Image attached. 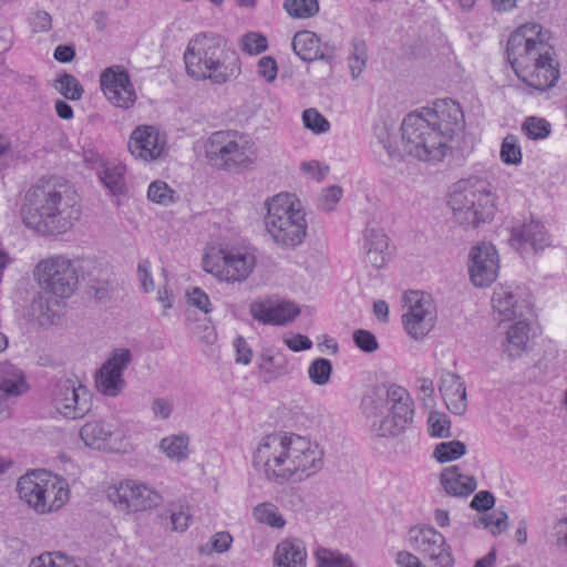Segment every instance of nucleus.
Wrapping results in <instances>:
<instances>
[{
	"mask_svg": "<svg viewBox=\"0 0 567 567\" xmlns=\"http://www.w3.org/2000/svg\"><path fill=\"white\" fill-rule=\"evenodd\" d=\"M252 464L270 482H302L322 468L323 452L305 436L269 434L259 442Z\"/></svg>",
	"mask_w": 567,
	"mask_h": 567,
	"instance_id": "f257e3e1",
	"label": "nucleus"
},
{
	"mask_svg": "<svg viewBox=\"0 0 567 567\" xmlns=\"http://www.w3.org/2000/svg\"><path fill=\"white\" fill-rule=\"evenodd\" d=\"M551 33L538 23L516 29L507 41V59L519 80L536 90H547L559 78Z\"/></svg>",
	"mask_w": 567,
	"mask_h": 567,
	"instance_id": "f03ea898",
	"label": "nucleus"
},
{
	"mask_svg": "<svg viewBox=\"0 0 567 567\" xmlns=\"http://www.w3.org/2000/svg\"><path fill=\"white\" fill-rule=\"evenodd\" d=\"M80 215L76 192L68 183L54 181L40 182L29 188L21 207L24 225L41 235L66 233Z\"/></svg>",
	"mask_w": 567,
	"mask_h": 567,
	"instance_id": "7ed1b4c3",
	"label": "nucleus"
},
{
	"mask_svg": "<svg viewBox=\"0 0 567 567\" xmlns=\"http://www.w3.org/2000/svg\"><path fill=\"white\" fill-rule=\"evenodd\" d=\"M187 74L195 80H210L224 84L240 73L237 53L227 48L217 34H198L193 38L184 53Z\"/></svg>",
	"mask_w": 567,
	"mask_h": 567,
	"instance_id": "20e7f679",
	"label": "nucleus"
},
{
	"mask_svg": "<svg viewBox=\"0 0 567 567\" xmlns=\"http://www.w3.org/2000/svg\"><path fill=\"white\" fill-rule=\"evenodd\" d=\"M497 196L492 184L481 177L461 182L450 194L449 206L453 219L463 228H477L493 219L497 209Z\"/></svg>",
	"mask_w": 567,
	"mask_h": 567,
	"instance_id": "39448f33",
	"label": "nucleus"
},
{
	"mask_svg": "<svg viewBox=\"0 0 567 567\" xmlns=\"http://www.w3.org/2000/svg\"><path fill=\"white\" fill-rule=\"evenodd\" d=\"M97 270L95 258L71 259L65 255H53L40 260L34 268V277L40 287L56 297H71L79 285L80 278L95 281Z\"/></svg>",
	"mask_w": 567,
	"mask_h": 567,
	"instance_id": "423d86ee",
	"label": "nucleus"
},
{
	"mask_svg": "<svg viewBox=\"0 0 567 567\" xmlns=\"http://www.w3.org/2000/svg\"><path fill=\"white\" fill-rule=\"evenodd\" d=\"M265 226L272 240L281 248L295 249L307 236L306 214L299 199L281 193L267 202Z\"/></svg>",
	"mask_w": 567,
	"mask_h": 567,
	"instance_id": "0eeeda50",
	"label": "nucleus"
},
{
	"mask_svg": "<svg viewBox=\"0 0 567 567\" xmlns=\"http://www.w3.org/2000/svg\"><path fill=\"white\" fill-rule=\"evenodd\" d=\"M205 156L218 169L234 172L255 163V144L237 131L214 132L205 142Z\"/></svg>",
	"mask_w": 567,
	"mask_h": 567,
	"instance_id": "6e6552de",
	"label": "nucleus"
},
{
	"mask_svg": "<svg viewBox=\"0 0 567 567\" xmlns=\"http://www.w3.org/2000/svg\"><path fill=\"white\" fill-rule=\"evenodd\" d=\"M405 152L421 161H442L449 151V142L422 112L408 114L401 125Z\"/></svg>",
	"mask_w": 567,
	"mask_h": 567,
	"instance_id": "1a4fd4ad",
	"label": "nucleus"
},
{
	"mask_svg": "<svg viewBox=\"0 0 567 567\" xmlns=\"http://www.w3.org/2000/svg\"><path fill=\"white\" fill-rule=\"evenodd\" d=\"M256 255L251 248H212L203 258V268L221 280L243 281L254 270Z\"/></svg>",
	"mask_w": 567,
	"mask_h": 567,
	"instance_id": "9d476101",
	"label": "nucleus"
},
{
	"mask_svg": "<svg viewBox=\"0 0 567 567\" xmlns=\"http://www.w3.org/2000/svg\"><path fill=\"white\" fill-rule=\"evenodd\" d=\"M406 542L416 553L427 558L434 567H453L452 549L445 537L434 527L423 525L409 529Z\"/></svg>",
	"mask_w": 567,
	"mask_h": 567,
	"instance_id": "9b49d317",
	"label": "nucleus"
},
{
	"mask_svg": "<svg viewBox=\"0 0 567 567\" xmlns=\"http://www.w3.org/2000/svg\"><path fill=\"white\" fill-rule=\"evenodd\" d=\"M404 307L402 321L406 333L416 340L425 337L433 329L436 318L435 305L430 295L409 291L404 295Z\"/></svg>",
	"mask_w": 567,
	"mask_h": 567,
	"instance_id": "f8f14e48",
	"label": "nucleus"
},
{
	"mask_svg": "<svg viewBox=\"0 0 567 567\" xmlns=\"http://www.w3.org/2000/svg\"><path fill=\"white\" fill-rule=\"evenodd\" d=\"M107 498L120 511L135 513L150 509L161 504V494L150 486L126 480L107 489Z\"/></svg>",
	"mask_w": 567,
	"mask_h": 567,
	"instance_id": "ddd939ff",
	"label": "nucleus"
},
{
	"mask_svg": "<svg viewBox=\"0 0 567 567\" xmlns=\"http://www.w3.org/2000/svg\"><path fill=\"white\" fill-rule=\"evenodd\" d=\"M131 362L132 353L128 349L120 348L113 350L95 373L96 390L103 395L111 398L120 395L126 386L123 372Z\"/></svg>",
	"mask_w": 567,
	"mask_h": 567,
	"instance_id": "4468645a",
	"label": "nucleus"
},
{
	"mask_svg": "<svg viewBox=\"0 0 567 567\" xmlns=\"http://www.w3.org/2000/svg\"><path fill=\"white\" fill-rule=\"evenodd\" d=\"M101 89L116 107L128 109L136 101V93L127 71L122 65L105 69L100 75Z\"/></svg>",
	"mask_w": 567,
	"mask_h": 567,
	"instance_id": "2eb2a0df",
	"label": "nucleus"
},
{
	"mask_svg": "<svg viewBox=\"0 0 567 567\" xmlns=\"http://www.w3.org/2000/svg\"><path fill=\"white\" fill-rule=\"evenodd\" d=\"M53 404L56 411L65 417L79 419L91 409L90 391L83 386L65 380L55 385L53 390Z\"/></svg>",
	"mask_w": 567,
	"mask_h": 567,
	"instance_id": "dca6fc26",
	"label": "nucleus"
},
{
	"mask_svg": "<svg viewBox=\"0 0 567 567\" xmlns=\"http://www.w3.org/2000/svg\"><path fill=\"white\" fill-rule=\"evenodd\" d=\"M468 271L476 287L489 286L497 277L498 254L489 243H481L470 251Z\"/></svg>",
	"mask_w": 567,
	"mask_h": 567,
	"instance_id": "f3484780",
	"label": "nucleus"
},
{
	"mask_svg": "<svg viewBox=\"0 0 567 567\" xmlns=\"http://www.w3.org/2000/svg\"><path fill=\"white\" fill-rule=\"evenodd\" d=\"M421 112L427 121L445 135L449 143L453 135L461 132L463 128V111L460 104L453 100L445 99L436 101L432 107L423 109Z\"/></svg>",
	"mask_w": 567,
	"mask_h": 567,
	"instance_id": "a211bd4d",
	"label": "nucleus"
},
{
	"mask_svg": "<svg viewBox=\"0 0 567 567\" xmlns=\"http://www.w3.org/2000/svg\"><path fill=\"white\" fill-rule=\"evenodd\" d=\"M166 141L157 128L151 125L136 127L130 137L128 150L135 158L145 162L155 161L163 156Z\"/></svg>",
	"mask_w": 567,
	"mask_h": 567,
	"instance_id": "6ab92c4d",
	"label": "nucleus"
},
{
	"mask_svg": "<svg viewBox=\"0 0 567 567\" xmlns=\"http://www.w3.org/2000/svg\"><path fill=\"white\" fill-rule=\"evenodd\" d=\"M511 246L522 256L538 252L549 245V237L543 224L530 220L511 231L508 239Z\"/></svg>",
	"mask_w": 567,
	"mask_h": 567,
	"instance_id": "aec40b11",
	"label": "nucleus"
},
{
	"mask_svg": "<svg viewBox=\"0 0 567 567\" xmlns=\"http://www.w3.org/2000/svg\"><path fill=\"white\" fill-rule=\"evenodd\" d=\"M492 306L501 320H513L529 312V305L522 297L518 287H496L492 297Z\"/></svg>",
	"mask_w": 567,
	"mask_h": 567,
	"instance_id": "412c9836",
	"label": "nucleus"
},
{
	"mask_svg": "<svg viewBox=\"0 0 567 567\" xmlns=\"http://www.w3.org/2000/svg\"><path fill=\"white\" fill-rule=\"evenodd\" d=\"M254 319L267 324H285L299 315V308L289 301H257L250 305Z\"/></svg>",
	"mask_w": 567,
	"mask_h": 567,
	"instance_id": "4be33fe9",
	"label": "nucleus"
},
{
	"mask_svg": "<svg viewBox=\"0 0 567 567\" xmlns=\"http://www.w3.org/2000/svg\"><path fill=\"white\" fill-rule=\"evenodd\" d=\"M50 473L44 470L31 471L18 480L19 497L40 514L45 507L43 491Z\"/></svg>",
	"mask_w": 567,
	"mask_h": 567,
	"instance_id": "5701e85b",
	"label": "nucleus"
},
{
	"mask_svg": "<svg viewBox=\"0 0 567 567\" xmlns=\"http://www.w3.org/2000/svg\"><path fill=\"white\" fill-rule=\"evenodd\" d=\"M439 390L451 413L463 415L466 412V386L458 374L444 372L440 379Z\"/></svg>",
	"mask_w": 567,
	"mask_h": 567,
	"instance_id": "b1692460",
	"label": "nucleus"
},
{
	"mask_svg": "<svg viewBox=\"0 0 567 567\" xmlns=\"http://www.w3.org/2000/svg\"><path fill=\"white\" fill-rule=\"evenodd\" d=\"M440 483L445 493L453 497H467L477 488L475 476L464 474L458 465L445 467L441 472Z\"/></svg>",
	"mask_w": 567,
	"mask_h": 567,
	"instance_id": "393cba45",
	"label": "nucleus"
},
{
	"mask_svg": "<svg viewBox=\"0 0 567 567\" xmlns=\"http://www.w3.org/2000/svg\"><path fill=\"white\" fill-rule=\"evenodd\" d=\"M365 261L377 269L385 266L389 260V238L378 228H367L363 234Z\"/></svg>",
	"mask_w": 567,
	"mask_h": 567,
	"instance_id": "a878e982",
	"label": "nucleus"
},
{
	"mask_svg": "<svg viewBox=\"0 0 567 567\" xmlns=\"http://www.w3.org/2000/svg\"><path fill=\"white\" fill-rule=\"evenodd\" d=\"M386 402L390 404V414L406 426L413 420V400L410 393L402 386L391 384L385 390Z\"/></svg>",
	"mask_w": 567,
	"mask_h": 567,
	"instance_id": "bb28decb",
	"label": "nucleus"
},
{
	"mask_svg": "<svg viewBox=\"0 0 567 567\" xmlns=\"http://www.w3.org/2000/svg\"><path fill=\"white\" fill-rule=\"evenodd\" d=\"M307 551L299 539L280 542L274 553V567H306Z\"/></svg>",
	"mask_w": 567,
	"mask_h": 567,
	"instance_id": "cd10ccee",
	"label": "nucleus"
},
{
	"mask_svg": "<svg viewBox=\"0 0 567 567\" xmlns=\"http://www.w3.org/2000/svg\"><path fill=\"white\" fill-rule=\"evenodd\" d=\"M43 496L45 497L43 499L45 502V504H43L45 508L40 511V514L59 511L69 501V487L66 481L50 473L49 478H47Z\"/></svg>",
	"mask_w": 567,
	"mask_h": 567,
	"instance_id": "c85d7f7f",
	"label": "nucleus"
},
{
	"mask_svg": "<svg viewBox=\"0 0 567 567\" xmlns=\"http://www.w3.org/2000/svg\"><path fill=\"white\" fill-rule=\"evenodd\" d=\"M529 342V324L519 320L512 324L506 332L505 341L503 342V351L511 359L520 357L528 349Z\"/></svg>",
	"mask_w": 567,
	"mask_h": 567,
	"instance_id": "c756f323",
	"label": "nucleus"
},
{
	"mask_svg": "<svg viewBox=\"0 0 567 567\" xmlns=\"http://www.w3.org/2000/svg\"><path fill=\"white\" fill-rule=\"evenodd\" d=\"M295 53L303 61H315L324 59V50L320 45V40L316 33L305 30L297 32L292 40Z\"/></svg>",
	"mask_w": 567,
	"mask_h": 567,
	"instance_id": "7c9ffc66",
	"label": "nucleus"
},
{
	"mask_svg": "<svg viewBox=\"0 0 567 567\" xmlns=\"http://www.w3.org/2000/svg\"><path fill=\"white\" fill-rule=\"evenodd\" d=\"M114 433L113 425L104 421L86 422L80 430V437L86 446L103 449Z\"/></svg>",
	"mask_w": 567,
	"mask_h": 567,
	"instance_id": "2f4dec72",
	"label": "nucleus"
},
{
	"mask_svg": "<svg viewBox=\"0 0 567 567\" xmlns=\"http://www.w3.org/2000/svg\"><path fill=\"white\" fill-rule=\"evenodd\" d=\"M28 386L23 372L16 365L0 363V390L8 396L21 395Z\"/></svg>",
	"mask_w": 567,
	"mask_h": 567,
	"instance_id": "473e14b6",
	"label": "nucleus"
},
{
	"mask_svg": "<svg viewBox=\"0 0 567 567\" xmlns=\"http://www.w3.org/2000/svg\"><path fill=\"white\" fill-rule=\"evenodd\" d=\"M252 517L257 523L275 529H282L286 526V519L279 508L270 502L257 504L252 508Z\"/></svg>",
	"mask_w": 567,
	"mask_h": 567,
	"instance_id": "72a5a7b5",
	"label": "nucleus"
},
{
	"mask_svg": "<svg viewBox=\"0 0 567 567\" xmlns=\"http://www.w3.org/2000/svg\"><path fill=\"white\" fill-rule=\"evenodd\" d=\"M188 444L186 434L169 435L161 440L159 449L168 458L182 462L188 457Z\"/></svg>",
	"mask_w": 567,
	"mask_h": 567,
	"instance_id": "f704fd0d",
	"label": "nucleus"
},
{
	"mask_svg": "<svg viewBox=\"0 0 567 567\" xmlns=\"http://www.w3.org/2000/svg\"><path fill=\"white\" fill-rule=\"evenodd\" d=\"M125 168L121 165L104 166L97 172L100 181L113 194H122L125 188Z\"/></svg>",
	"mask_w": 567,
	"mask_h": 567,
	"instance_id": "c9c22d12",
	"label": "nucleus"
},
{
	"mask_svg": "<svg viewBox=\"0 0 567 567\" xmlns=\"http://www.w3.org/2000/svg\"><path fill=\"white\" fill-rule=\"evenodd\" d=\"M53 87L66 100L79 101L83 95V87L79 80L69 73H63L54 80Z\"/></svg>",
	"mask_w": 567,
	"mask_h": 567,
	"instance_id": "e433bc0d",
	"label": "nucleus"
},
{
	"mask_svg": "<svg viewBox=\"0 0 567 567\" xmlns=\"http://www.w3.org/2000/svg\"><path fill=\"white\" fill-rule=\"evenodd\" d=\"M466 453V445L457 440L439 443L433 452V457L440 463L458 460Z\"/></svg>",
	"mask_w": 567,
	"mask_h": 567,
	"instance_id": "4c0bfd02",
	"label": "nucleus"
},
{
	"mask_svg": "<svg viewBox=\"0 0 567 567\" xmlns=\"http://www.w3.org/2000/svg\"><path fill=\"white\" fill-rule=\"evenodd\" d=\"M374 134L379 143L382 144L391 158H402V153L398 147L396 134L390 126H388L385 123L377 125L374 128Z\"/></svg>",
	"mask_w": 567,
	"mask_h": 567,
	"instance_id": "58836bf2",
	"label": "nucleus"
},
{
	"mask_svg": "<svg viewBox=\"0 0 567 567\" xmlns=\"http://www.w3.org/2000/svg\"><path fill=\"white\" fill-rule=\"evenodd\" d=\"M284 8L293 18L306 19L319 11L318 0H286Z\"/></svg>",
	"mask_w": 567,
	"mask_h": 567,
	"instance_id": "ea45409f",
	"label": "nucleus"
},
{
	"mask_svg": "<svg viewBox=\"0 0 567 567\" xmlns=\"http://www.w3.org/2000/svg\"><path fill=\"white\" fill-rule=\"evenodd\" d=\"M507 514L504 511H494L478 517L475 522L476 526H483L488 529L492 535L496 536L502 534L507 528Z\"/></svg>",
	"mask_w": 567,
	"mask_h": 567,
	"instance_id": "a19ab883",
	"label": "nucleus"
},
{
	"mask_svg": "<svg viewBox=\"0 0 567 567\" xmlns=\"http://www.w3.org/2000/svg\"><path fill=\"white\" fill-rule=\"evenodd\" d=\"M318 567H355L348 555L320 548L316 551Z\"/></svg>",
	"mask_w": 567,
	"mask_h": 567,
	"instance_id": "79ce46f5",
	"label": "nucleus"
},
{
	"mask_svg": "<svg viewBox=\"0 0 567 567\" xmlns=\"http://www.w3.org/2000/svg\"><path fill=\"white\" fill-rule=\"evenodd\" d=\"M332 363L326 358L315 359L308 368V377L316 385H324L330 381Z\"/></svg>",
	"mask_w": 567,
	"mask_h": 567,
	"instance_id": "37998d69",
	"label": "nucleus"
},
{
	"mask_svg": "<svg viewBox=\"0 0 567 567\" xmlns=\"http://www.w3.org/2000/svg\"><path fill=\"white\" fill-rule=\"evenodd\" d=\"M522 131L530 140H543L549 135L550 124L545 118L529 116L524 121Z\"/></svg>",
	"mask_w": 567,
	"mask_h": 567,
	"instance_id": "c03bdc74",
	"label": "nucleus"
},
{
	"mask_svg": "<svg viewBox=\"0 0 567 567\" xmlns=\"http://www.w3.org/2000/svg\"><path fill=\"white\" fill-rule=\"evenodd\" d=\"M501 159L509 165H518L522 162V150L517 136L508 134L503 140Z\"/></svg>",
	"mask_w": 567,
	"mask_h": 567,
	"instance_id": "a18cd8bd",
	"label": "nucleus"
},
{
	"mask_svg": "<svg viewBox=\"0 0 567 567\" xmlns=\"http://www.w3.org/2000/svg\"><path fill=\"white\" fill-rule=\"evenodd\" d=\"M29 567H79L61 553H44L31 560Z\"/></svg>",
	"mask_w": 567,
	"mask_h": 567,
	"instance_id": "49530a36",
	"label": "nucleus"
},
{
	"mask_svg": "<svg viewBox=\"0 0 567 567\" xmlns=\"http://www.w3.org/2000/svg\"><path fill=\"white\" fill-rule=\"evenodd\" d=\"M406 425L398 421L396 417L389 414L379 423L372 425L373 432L381 437L396 436L406 430Z\"/></svg>",
	"mask_w": 567,
	"mask_h": 567,
	"instance_id": "de8ad7c7",
	"label": "nucleus"
},
{
	"mask_svg": "<svg viewBox=\"0 0 567 567\" xmlns=\"http://www.w3.org/2000/svg\"><path fill=\"white\" fill-rule=\"evenodd\" d=\"M233 537L228 532H219L214 534L210 539L199 547V551L204 555L212 553H224L230 548Z\"/></svg>",
	"mask_w": 567,
	"mask_h": 567,
	"instance_id": "09e8293b",
	"label": "nucleus"
},
{
	"mask_svg": "<svg viewBox=\"0 0 567 567\" xmlns=\"http://www.w3.org/2000/svg\"><path fill=\"white\" fill-rule=\"evenodd\" d=\"M427 424L432 436L447 437L451 435V421L444 413L431 412L427 419Z\"/></svg>",
	"mask_w": 567,
	"mask_h": 567,
	"instance_id": "8fccbe9b",
	"label": "nucleus"
},
{
	"mask_svg": "<svg viewBox=\"0 0 567 567\" xmlns=\"http://www.w3.org/2000/svg\"><path fill=\"white\" fill-rule=\"evenodd\" d=\"M342 188L337 185H332L322 189L318 197V208L326 213L334 210L337 204L342 197Z\"/></svg>",
	"mask_w": 567,
	"mask_h": 567,
	"instance_id": "3c124183",
	"label": "nucleus"
},
{
	"mask_svg": "<svg viewBox=\"0 0 567 567\" xmlns=\"http://www.w3.org/2000/svg\"><path fill=\"white\" fill-rule=\"evenodd\" d=\"M174 190L162 181H155L148 186L147 197L154 203L168 205L173 202Z\"/></svg>",
	"mask_w": 567,
	"mask_h": 567,
	"instance_id": "603ef678",
	"label": "nucleus"
},
{
	"mask_svg": "<svg viewBox=\"0 0 567 567\" xmlns=\"http://www.w3.org/2000/svg\"><path fill=\"white\" fill-rule=\"evenodd\" d=\"M259 369L271 379H276L288 373V363L285 359L278 360L275 355H264Z\"/></svg>",
	"mask_w": 567,
	"mask_h": 567,
	"instance_id": "864d4df0",
	"label": "nucleus"
},
{
	"mask_svg": "<svg viewBox=\"0 0 567 567\" xmlns=\"http://www.w3.org/2000/svg\"><path fill=\"white\" fill-rule=\"evenodd\" d=\"M240 48L244 52L252 55L259 54L267 49V39L257 32H248L240 40Z\"/></svg>",
	"mask_w": 567,
	"mask_h": 567,
	"instance_id": "5fc2aeb1",
	"label": "nucleus"
},
{
	"mask_svg": "<svg viewBox=\"0 0 567 567\" xmlns=\"http://www.w3.org/2000/svg\"><path fill=\"white\" fill-rule=\"evenodd\" d=\"M302 121L307 128L315 133H326L330 124L316 109H307L302 113Z\"/></svg>",
	"mask_w": 567,
	"mask_h": 567,
	"instance_id": "6e6d98bb",
	"label": "nucleus"
},
{
	"mask_svg": "<svg viewBox=\"0 0 567 567\" xmlns=\"http://www.w3.org/2000/svg\"><path fill=\"white\" fill-rule=\"evenodd\" d=\"M385 390L386 389H375L363 399L362 404L367 414L377 415L382 411L384 401H386Z\"/></svg>",
	"mask_w": 567,
	"mask_h": 567,
	"instance_id": "4d7b16f0",
	"label": "nucleus"
},
{
	"mask_svg": "<svg viewBox=\"0 0 567 567\" xmlns=\"http://www.w3.org/2000/svg\"><path fill=\"white\" fill-rule=\"evenodd\" d=\"M187 300L190 306L197 308L205 315L213 310L208 295L200 288L196 287L189 290L187 292Z\"/></svg>",
	"mask_w": 567,
	"mask_h": 567,
	"instance_id": "13d9d810",
	"label": "nucleus"
},
{
	"mask_svg": "<svg viewBox=\"0 0 567 567\" xmlns=\"http://www.w3.org/2000/svg\"><path fill=\"white\" fill-rule=\"evenodd\" d=\"M169 512L173 529L177 532H184L187 529L192 517L188 507L185 508L184 506L179 505L177 509V506L173 505Z\"/></svg>",
	"mask_w": 567,
	"mask_h": 567,
	"instance_id": "bf43d9fd",
	"label": "nucleus"
},
{
	"mask_svg": "<svg viewBox=\"0 0 567 567\" xmlns=\"http://www.w3.org/2000/svg\"><path fill=\"white\" fill-rule=\"evenodd\" d=\"M353 341L355 346L364 352H373L379 347L374 334L368 330H357L353 333Z\"/></svg>",
	"mask_w": 567,
	"mask_h": 567,
	"instance_id": "052dcab7",
	"label": "nucleus"
},
{
	"mask_svg": "<svg viewBox=\"0 0 567 567\" xmlns=\"http://www.w3.org/2000/svg\"><path fill=\"white\" fill-rule=\"evenodd\" d=\"M33 32H48L52 28V18L49 12L38 10L29 19Z\"/></svg>",
	"mask_w": 567,
	"mask_h": 567,
	"instance_id": "680f3d73",
	"label": "nucleus"
},
{
	"mask_svg": "<svg viewBox=\"0 0 567 567\" xmlns=\"http://www.w3.org/2000/svg\"><path fill=\"white\" fill-rule=\"evenodd\" d=\"M173 400L168 398H156L152 402V413L155 419L167 420L173 412Z\"/></svg>",
	"mask_w": 567,
	"mask_h": 567,
	"instance_id": "e2e57ef3",
	"label": "nucleus"
},
{
	"mask_svg": "<svg viewBox=\"0 0 567 567\" xmlns=\"http://www.w3.org/2000/svg\"><path fill=\"white\" fill-rule=\"evenodd\" d=\"M258 74L267 82L275 81L278 72L277 63L271 56H262L257 64Z\"/></svg>",
	"mask_w": 567,
	"mask_h": 567,
	"instance_id": "0e129e2a",
	"label": "nucleus"
},
{
	"mask_svg": "<svg viewBox=\"0 0 567 567\" xmlns=\"http://www.w3.org/2000/svg\"><path fill=\"white\" fill-rule=\"evenodd\" d=\"M494 504V495L488 491H481L472 498L470 507L477 512H484L491 509Z\"/></svg>",
	"mask_w": 567,
	"mask_h": 567,
	"instance_id": "69168bd1",
	"label": "nucleus"
},
{
	"mask_svg": "<svg viewBox=\"0 0 567 567\" xmlns=\"http://www.w3.org/2000/svg\"><path fill=\"white\" fill-rule=\"evenodd\" d=\"M236 349V362L241 364H249L252 358V351L247 341L243 337H237L234 341Z\"/></svg>",
	"mask_w": 567,
	"mask_h": 567,
	"instance_id": "338daca9",
	"label": "nucleus"
},
{
	"mask_svg": "<svg viewBox=\"0 0 567 567\" xmlns=\"http://www.w3.org/2000/svg\"><path fill=\"white\" fill-rule=\"evenodd\" d=\"M300 167L305 173L309 174L317 181L324 178L329 172V167L327 165L317 161L302 162Z\"/></svg>",
	"mask_w": 567,
	"mask_h": 567,
	"instance_id": "774afa93",
	"label": "nucleus"
}]
</instances>
